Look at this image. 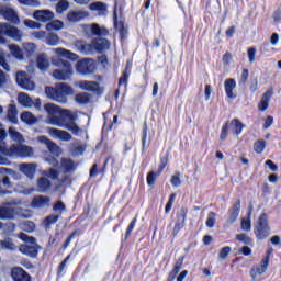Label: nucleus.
Here are the masks:
<instances>
[{
    "instance_id": "1",
    "label": "nucleus",
    "mask_w": 281,
    "mask_h": 281,
    "mask_svg": "<svg viewBox=\"0 0 281 281\" xmlns=\"http://www.w3.org/2000/svg\"><path fill=\"white\" fill-rule=\"evenodd\" d=\"M33 154L34 151L30 146L12 145L8 148L4 143L2 148H0V166H12V161L7 157H31Z\"/></svg>"
},
{
    "instance_id": "2",
    "label": "nucleus",
    "mask_w": 281,
    "mask_h": 281,
    "mask_svg": "<svg viewBox=\"0 0 281 281\" xmlns=\"http://www.w3.org/2000/svg\"><path fill=\"white\" fill-rule=\"evenodd\" d=\"M72 91L74 90L67 83H57L55 88L49 86L45 88V94L47 98L58 102L59 104H66L67 95H71Z\"/></svg>"
},
{
    "instance_id": "3",
    "label": "nucleus",
    "mask_w": 281,
    "mask_h": 281,
    "mask_svg": "<svg viewBox=\"0 0 281 281\" xmlns=\"http://www.w3.org/2000/svg\"><path fill=\"white\" fill-rule=\"evenodd\" d=\"M44 111L48 114V122L52 126H63V121L69 116V113L71 112L69 110H63L54 103H46L44 105Z\"/></svg>"
},
{
    "instance_id": "4",
    "label": "nucleus",
    "mask_w": 281,
    "mask_h": 281,
    "mask_svg": "<svg viewBox=\"0 0 281 281\" xmlns=\"http://www.w3.org/2000/svg\"><path fill=\"white\" fill-rule=\"evenodd\" d=\"M11 38V41H15V43H21L23 41L24 33L21 29L8 24V23H0V44L4 45L7 43L5 37Z\"/></svg>"
},
{
    "instance_id": "5",
    "label": "nucleus",
    "mask_w": 281,
    "mask_h": 281,
    "mask_svg": "<svg viewBox=\"0 0 281 281\" xmlns=\"http://www.w3.org/2000/svg\"><path fill=\"white\" fill-rule=\"evenodd\" d=\"M55 65L56 67H59V69L53 71V78L55 80L65 82L74 76V66H71V61L67 59H58Z\"/></svg>"
},
{
    "instance_id": "6",
    "label": "nucleus",
    "mask_w": 281,
    "mask_h": 281,
    "mask_svg": "<svg viewBox=\"0 0 281 281\" xmlns=\"http://www.w3.org/2000/svg\"><path fill=\"white\" fill-rule=\"evenodd\" d=\"M255 236L258 240H265V238H269L271 234V228L269 227V220L267 217V213H261L257 224L254 228Z\"/></svg>"
},
{
    "instance_id": "7",
    "label": "nucleus",
    "mask_w": 281,
    "mask_h": 281,
    "mask_svg": "<svg viewBox=\"0 0 281 281\" xmlns=\"http://www.w3.org/2000/svg\"><path fill=\"white\" fill-rule=\"evenodd\" d=\"M98 66L95 65V60L92 58H83L80 59L76 65V71L81 76H91L94 71H97Z\"/></svg>"
},
{
    "instance_id": "8",
    "label": "nucleus",
    "mask_w": 281,
    "mask_h": 281,
    "mask_svg": "<svg viewBox=\"0 0 281 281\" xmlns=\"http://www.w3.org/2000/svg\"><path fill=\"white\" fill-rule=\"evenodd\" d=\"M76 117L74 116V114H71V112H69V116H66L63 120V124L58 125L59 128H66V131H69L70 133H72V135H75V137H81L82 133H85V130H82L80 126H78V124H76Z\"/></svg>"
},
{
    "instance_id": "9",
    "label": "nucleus",
    "mask_w": 281,
    "mask_h": 281,
    "mask_svg": "<svg viewBox=\"0 0 281 281\" xmlns=\"http://www.w3.org/2000/svg\"><path fill=\"white\" fill-rule=\"evenodd\" d=\"M83 32L87 36H97L98 38L109 36V29H106V26H101L98 23L86 24L83 26Z\"/></svg>"
},
{
    "instance_id": "10",
    "label": "nucleus",
    "mask_w": 281,
    "mask_h": 281,
    "mask_svg": "<svg viewBox=\"0 0 281 281\" xmlns=\"http://www.w3.org/2000/svg\"><path fill=\"white\" fill-rule=\"evenodd\" d=\"M15 80L19 87H21V89H24V91H33V89L35 88L34 82L30 80V77L25 71H19L16 74Z\"/></svg>"
},
{
    "instance_id": "11",
    "label": "nucleus",
    "mask_w": 281,
    "mask_h": 281,
    "mask_svg": "<svg viewBox=\"0 0 281 281\" xmlns=\"http://www.w3.org/2000/svg\"><path fill=\"white\" fill-rule=\"evenodd\" d=\"M19 207L14 206H0V221H12L16 218Z\"/></svg>"
},
{
    "instance_id": "12",
    "label": "nucleus",
    "mask_w": 281,
    "mask_h": 281,
    "mask_svg": "<svg viewBox=\"0 0 281 281\" xmlns=\"http://www.w3.org/2000/svg\"><path fill=\"white\" fill-rule=\"evenodd\" d=\"M75 47L82 54L83 56H92V54H95V48L92 44H88L82 40H77L75 42Z\"/></svg>"
},
{
    "instance_id": "13",
    "label": "nucleus",
    "mask_w": 281,
    "mask_h": 281,
    "mask_svg": "<svg viewBox=\"0 0 281 281\" xmlns=\"http://www.w3.org/2000/svg\"><path fill=\"white\" fill-rule=\"evenodd\" d=\"M41 249L38 244H24L20 246V251L29 258H37L38 250Z\"/></svg>"
},
{
    "instance_id": "14",
    "label": "nucleus",
    "mask_w": 281,
    "mask_h": 281,
    "mask_svg": "<svg viewBox=\"0 0 281 281\" xmlns=\"http://www.w3.org/2000/svg\"><path fill=\"white\" fill-rule=\"evenodd\" d=\"M11 278L13 281H32L30 273H27V271L21 267L12 268Z\"/></svg>"
},
{
    "instance_id": "15",
    "label": "nucleus",
    "mask_w": 281,
    "mask_h": 281,
    "mask_svg": "<svg viewBox=\"0 0 281 281\" xmlns=\"http://www.w3.org/2000/svg\"><path fill=\"white\" fill-rule=\"evenodd\" d=\"M79 87L80 89H83V91H90V93H95V95H102V89H100V83L98 81H81Z\"/></svg>"
},
{
    "instance_id": "16",
    "label": "nucleus",
    "mask_w": 281,
    "mask_h": 281,
    "mask_svg": "<svg viewBox=\"0 0 281 281\" xmlns=\"http://www.w3.org/2000/svg\"><path fill=\"white\" fill-rule=\"evenodd\" d=\"M92 43L94 46V53L97 54H103V52L111 48V41L104 37H98L97 40H93Z\"/></svg>"
},
{
    "instance_id": "17",
    "label": "nucleus",
    "mask_w": 281,
    "mask_h": 281,
    "mask_svg": "<svg viewBox=\"0 0 281 281\" xmlns=\"http://www.w3.org/2000/svg\"><path fill=\"white\" fill-rule=\"evenodd\" d=\"M48 133L50 136L55 137L56 139H60L61 142H71V139H74V137L69 134V132L64 130L49 127Z\"/></svg>"
},
{
    "instance_id": "18",
    "label": "nucleus",
    "mask_w": 281,
    "mask_h": 281,
    "mask_svg": "<svg viewBox=\"0 0 281 281\" xmlns=\"http://www.w3.org/2000/svg\"><path fill=\"white\" fill-rule=\"evenodd\" d=\"M89 10L91 12H98V16H106L109 14V5L102 1L90 3Z\"/></svg>"
},
{
    "instance_id": "19",
    "label": "nucleus",
    "mask_w": 281,
    "mask_h": 281,
    "mask_svg": "<svg viewBox=\"0 0 281 281\" xmlns=\"http://www.w3.org/2000/svg\"><path fill=\"white\" fill-rule=\"evenodd\" d=\"M269 267V257L263 258L261 260L260 266H255L250 269L251 278L256 279L258 276H262L267 272V268Z\"/></svg>"
},
{
    "instance_id": "20",
    "label": "nucleus",
    "mask_w": 281,
    "mask_h": 281,
    "mask_svg": "<svg viewBox=\"0 0 281 281\" xmlns=\"http://www.w3.org/2000/svg\"><path fill=\"white\" fill-rule=\"evenodd\" d=\"M2 16L3 19H5V21H9L14 25H19V23H21V20L19 19V14H16V11H14V9L3 7Z\"/></svg>"
},
{
    "instance_id": "21",
    "label": "nucleus",
    "mask_w": 281,
    "mask_h": 281,
    "mask_svg": "<svg viewBox=\"0 0 281 281\" xmlns=\"http://www.w3.org/2000/svg\"><path fill=\"white\" fill-rule=\"evenodd\" d=\"M60 168L64 175H71V172H76V170H78L76 161L71 158H61Z\"/></svg>"
},
{
    "instance_id": "22",
    "label": "nucleus",
    "mask_w": 281,
    "mask_h": 281,
    "mask_svg": "<svg viewBox=\"0 0 281 281\" xmlns=\"http://www.w3.org/2000/svg\"><path fill=\"white\" fill-rule=\"evenodd\" d=\"M33 19L41 21V23H47L54 19V12L49 10H36L33 13Z\"/></svg>"
},
{
    "instance_id": "23",
    "label": "nucleus",
    "mask_w": 281,
    "mask_h": 281,
    "mask_svg": "<svg viewBox=\"0 0 281 281\" xmlns=\"http://www.w3.org/2000/svg\"><path fill=\"white\" fill-rule=\"evenodd\" d=\"M20 172L25 175L27 179H34L36 177V164H21Z\"/></svg>"
},
{
    "instance_id": "24",
    "label": "nucleus",
    "mask_w": 281,
    "mask_h": 281,
    "mask_svg": "<svg viewBox=\"0 0 281 281\" xmlns=\"http://www.w3.org/2000/svg\"><path fill=\"white\" fill-rule=\"evenodd\" d=\"M87 16H89V12L87 11H71L67 14L69 23H80V21H85Z\"/></svg>"
},
{
    "instance_id": "25",
    "label": "nucleus",
    "mask_w": 281,
    "mask_h": 281,
    "mask_svg": "<svg viewBox=\"0 0 281 281\" xmlns=\"http://www.w3.org/2000/svg\"><path fill=\"white\" fill-rule=\"evenodd\" d=\"M240 214V199H238L228 210V223H236Z\"/></svg>"
},
{
    "instance_id": "26",
    "label": "nucleus",
    "mask_w": 281,
    "mask_h": 281,
    "mask_svg": "<svg viewBox=\"0 0 281 281\" xmlns=\"http://www.w3.org/2000/svg\"><path fill=\"white\" fill-rule=\"evenodd\" d=\"M52 190V181L46 177H41L37 180V192L41 194H47V192Z\"/></svg>"
},
{
    "instance_id": "27",
    "label": "nucleus",
    "mask_w": 281,
    "mask_h": 281,
    "mask_svg": "<svg viewBox=\"0 0 281 281\" xmlns=\"http://www.w3.org/2000/svg\"><path fill=\"white\" fill-rule=\"evenodd\" d=\"M113 23H114V30L119 32L121 38H126V34H128V31H126V26H124V21H117L116 11H114V14H113Z\"/></svg>"
},
{
    "instance_id": "28",
    "label": "nucleus",
    "mask_w": 281,
    "mask_h": 281,
    "mask_svg": "<svg viewBox=\"0 0 281 281\" xmlns=\"http://www.w3.org/2000/svg\"><path fill=\"white\" fill-rule=\"evenodd\" d=\"M224 89L227 98H229V100H235L236 94H234V89H236V80L233 78L226 79L224 82Z\"/></svg>"
},
{
    "instance_id": "29",
    "label": "nucleus",
    "mask_w": 281,
    "mask_h": 281,
    "mask_svg": "<svg viewBox=\"0 0 281 281\" xmlns=\"http://www.w3.org/2000/svg\"><path fill=\"white\" fill-rule=\"evenodd\" d=\"M49 201H52V199H49V196H47V195L35 196L32 200V207H37V209L48 207Z\"/></svg>"
},
{
    "instance_id": "30",
    "label": "nucleus",
    "mask_w": 281,
    "mask_h": 281,
    "mask_svg": "<svg viewBox=\"0 0 281 281\" xmlns=\"http://www.w3.org/2000/svg\"><path fill=\"white\" fill-rule=\"evenodd\" d=\"M273 97V90H267L262 98L261 101L259 102V111H267L269 109V101Z\"/></svg>"
},
{
    "instance_id": "31",
    "label": "nucleus",
    "mask_w": 281,
    "mask_h": 281,
    "mask_svg": "<svg viewBox=\"0 0 281 281\" xmlns=\"http://www.w3.org/2000/svg\"><path fill=\"white\" fill-rule=\"evenodd\" d=\"M55 54L60 56V58H66L67 60H78V55L76 53H71V50H67L66 48H56Z\"/></svg>"
},
{
    "instance_id": "32",
    "label": "nucleus",
    "mask_w": 281,
    "mask_h": 281,
    "mask_svg": "<svg viewBox=\"0 0 281 281\" xmlns=\"http://www.w3.org/2000/svg\"><path fill=\"white\" fill-rule=\"evenodd\" d=\"M19 111L16 110V105L10 104L8 109L7 120L11 122V124H19Z\"/></svg>"
},
{
    "instance_id": "33",
    "label": "nucleus",
    "mask_w": 281,
    "mask_h": 281,
    "mask_svg": "<svg viewBox=\"0 0 281 281\" xmlns=\"http://www.w3.org/2000/svg\"><path fill=\"white\" fill-rule=\"evenodd\" d=\"M229 126L233 135H240L245 128V124H243L238 119L232 120Z\"/></svg>"
},
{
    "instance_id": "34",
    "label": "nucleus",
    "mask_w": 281,
    "mask_h": 281,
    "mask_svg": "<svg viewBox=\"0 0 281 281\" xmlns=\"http://www.w3.org/2000/svg\"><path fill=\"white\" fill-rule=\"evenodd\" d=\"M20 120L24 124H29V126H32L33 124H37L38 123V119H36L35 115L32 114V112H27V111L23 112L20 115Z\"/></svg>"
},
{
    "instance_id": "35",
    "label": "nucleus",
    "mask_w": 281,
    "mask_h": 281,
    "mask_svg": "<svg viewBox=\"0 0 281 281\" xmlns=\"http://www.w3.org/2000/svg\"><path fill=\"white\" fill-rule=\"evenodd\" d=\"M18 102H19V104H21L25 109H30L34 105V100H32L30 98V95H27V93H24V92H21L18 95Z\"/></svg>"
},
{
    "instance_id": "36",
    "label": "nucleus",
    "mask_w": 281,
    "mask_h": 281,
    "mask_svg": "<svg viewBox=\"0 0 281 281\" xmlns=\"http://www.w3.org/2000/svg\"><path fill=\"white\" fill-rule=\"evenodd\" d=\"M37 67L41 71L49 69V59L47 58V55L41 54L37 56Z\"/></svg>"
},
{
    "instance_id": "37",
    "label": "nucleus",
    "mask_w": 281,
    "mask_h": 281,
    "mask_svg": "<svg viewBox=\"0 0 281 281\" xmlns=\"http://www.w3.org/2000/svg\"><path fill=\"white\" fill-rule=\"evenodd\" d=\"M42 139H45L48 150L58 157L60 155V147L56 143L52 142L47 137L43 136Z\"/></svg>"
},
{
    "instance_id": "38",
    "label": "nucleus",
    "mask_w": 281,
    "mask_h": 281,
    "mask_svg": "<svg viewBox=\"0 0 281 281\" xmlns=\"http://www.w3.org/2000/svg\"><path fill=\"white\" fill-rule=\"evenodd\" d=\"M1 186H5L7 188H12V182H10V177L4 176L2 178V181L0 182V194H2L3 196L8 194H12V191L3 190Z\"/></svg>"
},
{
    "instance_id": "39",
    "label": "nucleus",
    "mask_w": 281,
    "mask_h": 281,
    "mask_svg": "<svg viewBox=\"0 0 281 281\" xmlns=\"http://www.w3.org/2000/svg\"><path fill=\"white\" fill-rule=\"evenodd\" d=\"M75 100L78 104H89L91 102V94L81 92L76 94Z\"/></svg>"
},
{
    "instance_id": "40",
    "label": "nucleus",
    "mask_w": 281,
    "mask_h": 281,
    "mask_svg": "<svg viewBox=\"0 0 281 281\" xmlns=\"http://www.w3.org/2000/svg\"><path fill=\"white\" fill-rule=\"evenodd\" d=\"M63 27H65V23H63V21L60 20H54L50 23L46 24V30L48 32H52L53 30L59 31L63 30Z\"/></svg>"
},
{
    "instance_id": "41",
    "label": "nucleus",
    "mask_w": 281,
    "mask_h": 281,
    "mask_svg": "<svg viewBox=\"0 0 281 281\" xmlns=\"http://www.w3.org/2000/svg\"><path fill=\"white\" fill-rule=\"evenodd\" d=\"M236 240H238L239 243H244V245H247L248 247H254V239H251V237H249L245 233L237 234Z\"/></svg>"
},
{
    "instance_id": "42",
    "label": "nucleus",
    "mask_w": 281,
    "mask_h": 281,
    "mask_svg": "<svg viewBox=\"0 0 281 281\" xmlns=\"http://www.w3.org/2000/svg\"><path fill=\"white\" fill-rule=\"evenodd\" d=\"M146 139H148V124L145 122L142 132V155L146 153Z\"/></svg>"
},
{
    "instance_id": "43",
    "label": "nucleus",
    "mask_w": 281,
    "mask_h": 281,
    "mask_svg": "<svg viewBox=\"0 0 281 281\" xmlns=\"http://www.w3.org/2000/svg\"><path fill=\"white\" fill-rule=\"evenodd\" d=\"M130 76H131V68H128V65H127L122 76L119 79V87H123V85L126 87V85H128Z\"/></svg>"
},
{
    "instance_id": "44",
    "label": "nucleus",
    "mask_w": 281,
    "mask_h": 281,
    "mask_svg": "<svg viewBox=\"0 0 281 281\" xmlns=\"http://www.w3.org/2000/svg\"><path fill=\"white\" fill-rule=\"evenodd\" d=\"M161 173H159V171L155 172V171H149L147 173V186L149 188H153L155 186V183L157 182V177H159Z\"/></svg>"
},
{
    "instance_id": "45",
    "label": "nucleus",
    "mask_w": 281,
    "mask_h": 281,
    "mask_svg": "<svg viewBox=\"0 0 281 281\" xmlns=\"http://www.w3.org/2000/svg\"><path fill=\"white\" fill-rule=\"evenodd\" d=\"M69 10V1L60 0L56 5L57 14H63V12H67Z\"/></svg>"
},
{
    "instance_id": "46",
    "label": "nucleus",
    "mask_w": 281,
    "mask_h": 281,
    "mask_svg": "<svg viewBox=\"0 0 281 281\" xmlns=\"http://www.w3.org/2000/svg\"><path fill=\"white\" fill-rule=\"evenodd\" d=\"M9 49L14 58H23V50H21V47H19V45L12 44L9 46Z\"/></svg>"
},
{
    "instance_id": "47",
    "label": "nucleus",
    "mask_w": 281,
    "mask_h": 281,
    "mask_svg": "<svg viewBox=\"0 0 281 281\" xmlns=\"http://www.w3.org/2000/svg\"><path fill=\"white\" fill-rule=\"evenodd\" d=\"M59 41H60V37H58L56 33H49L48 36L46 37L47 45H52L53 47L58 45Z\"/></svg>"
},
{
    "instance_id": "48",
    "label": "nucleus",
    "mask_w": 281,
    "mask_h": 281,
    "mask_svg": "<svg viewBox=\"0 0 281 281\" xmlns=\"http://www.w3.org/2000/svg\"><path fill=\"white\" fill-rule=\"evenodd\" d=\"M229 135V121H227L223 126L220 134L221 142H225Z\"/></svg>"
},
{
    "instance_id": "49",
    "label": "nucleus",
    "mask_w": 281,
    "mask_h": 281,
    "mask_svg": "<svg viewBox=\"0 0 281 281\" xmlns=\"http://www.w3.org/2000/svg\"><path fill=\"white\" fill-rule=\"evenodd\" d=\"M216 225V213L210 212L206 218V227L212 229Z\"/></svg>"
},
{
    "instance_id": "50",
    "label": "nucleus",
    "mask_w": 281,
    "mask_h": 281,
    "mask_svg": "<svg viewBox=\"0 0 281 281\" xmlns=\"http://www.w3.org/2000/svg\"><path fill=\"white\" fill-rule=\"evenodd\" d=\"M67 207L65 206V203L63 201H57L53 205V212H56V214H63Z\"/></svg>"
},
{
    "instance_id": "51",
    "label": "nucleus",
    "mask_w": 281,
    "mask_h": 281,
    "mask_svg": "<svg viewBox=\"0 0 281 281\" xmlns=\"http://www.w3.org/2000/svg\"><path fill=\"white\" fill-rule=\"evenodd\" d=\"M59 218H60L59 215H55V214L48 215V216L44 220L45 226H46V227H49V225H56V222L59 221Z\"/></svg>"
},
{
    "instance_id": "52",
    "label": "nucleus",
    "mask_w": 281,
    "mask_h": 281,
    "mask_svg": "<svg viewBox=\"0 0 281 281\" xmlns=\"http://www.w3.org/2000/svg\"><path fill=\"white\" fill-rule=\"evenodd\" d=\"M176 199H177V193H171L165 206V214H170V210H172V203H175Z\"/></svg>"
},
{
    "instance_id": "53",
    "label": "nucleus",
    "mask_w": 281,
    "mask_h": 281,
    "mask_svg": "<svg viewBox=\"0 0 281 281\" xmlns=\"http://www.w3.org/2000/svg\"><path fill=\"white\" fill-rule=\"evenodd\" d=\"M9 135L13 142H21V139H23V135H21L20 132H16V130L12 127L9 128Z\"/></svg>"
},
{
    "instance_id": "54",
    "label": "nucleus",
    "mask_w": 281,
    "mask_h": 281,
    "mask_svg": "<svg viewBox=\"0 0 281 281\" xmlns=\"http://www.w3.org/2000/svg\"><path fill=\"white\" fill-rule=\"evenodd\" d=\"M186 216H187V211L186 209H181L178 213H177V221L176 223L180 224V225H186Z\"/></svg>"
},
{
    "instance_id": "55",
    "label": "nucleus",
    "mask_w": 281,
    "mask_h": 281,
    "mask_svg": "<svg viewBox=\"0 0 281 281\" xmlns=\"http://www.w3.org/2000/svg\"><path fill=\"white\" fill-rule=\"evenodd\" d=\"M20 238H21V240H23L24 243H27L29 245H36L37 244L35 237L30 236V235H27L25 233H22L20 235Z\"/></svg>"
},
{
    "instance_id": "56",
    "label": "nucleus",
    "mask_w": 281,
    "mask_h": 281,
    "mask_svg": "<svg viewBox=\"0 0 281 281\" xmlns=\"http://www.w3.org/2000/svg\"><path fill=\"white\" fill-rule=\"evenodd\" d=\"M232 252V247L225 246L220 250L218 258L220 260H225L227 256Z\"/></svg>"
},
{
    "instance_id": "57",
    "label": "nucleus",
    "mask_w": 281,
    "mask_h": 281,
    "mask_svg": "<svg viewBox=\"0 0 281 281\" xmlns=\"http://www.w3.org/2000/svg\"><path fill=\"white\" fill-rule=\"evenodd\" d=\"M24 52H26L27 56H32V54H34V52H36V44L34 43H26L23 46Z\"/></svg>"
},
{
    "instance_id": "58",
    "label": "nucleus",
    "mask_w": 281,
    "mask_h": 281,
    "mask_svg": "<svg viewBox=\"0 0 281 281\" xmlns=\"http://www.w3.org/2000/svg\"><path fill=\"white\" fill-rule=\"evenodd\" d=\"M265 140H257L254 144V150L255 153H257L258 155H260L261 153H265Z\"/></svg>"
},
{
    "instance_id": "59",
    "label": "nucleus",
    "mask_w": 281,
    "mask_h": 281,
    "mask_svg": "<svg viewBox=\"0 0 281 281\" xmlns=\"http://www.w3.org/2000/svg\"><path fill=\"white\" fill-rule=\"evenodd\" d=\"M24 25L30 27V30H41V23L33 20H25Z\"/></svg>"
},
{
    "instance_id": "60",
    "label": "nucleus",
    "mask_w": 281,
    "mask_h": 281,
    "mask_svg": "<svg viewBox=\"0 0 281 281\" xmlns=\"http://www.w3.org/2000/svg\"><path fill=\"white\" fill-rule=\"evenodd\" d=\"M167 166H168V154H166V156H162L160 158V165L158 167V175H161V172H164V170Z\"/></svg>"
},
{
    "instance_id": "61",
    "label": "nucleus",
    "mask_w": 281,
    "mask_h": 281,
    "mask_svg": "<svg viewBox=\"0 0 281 281\" xmlns=\"http://www.w3.org/2000/svg\"><path fill=\"white\" fill-rule=\"evenodd\" d=\"M44 175L53 179V181H56L60 173L56 169L49 168L46 172H44Z\"/></svg>"
},
{
    "instance_id": "62",
    "label": "nucleus",
    "mask_w": 281,
    "mask_h": 281,
    "mask_svg": "<svg viewBox=\"0 0 281 281\" xmlns=\"http://www.w3.org/2000/svg\"><path fill=\"white\" fill-rule=\"evenodd\" d=\"M1 248L8 249L9 251H14V249H16V246H14V243H12V241L2 240Z\"/></svg>"
},
{
    "instance_id": "63",
    "label": "nucleus",
    "mask_w": 281,
    "mask_h": 281,
    "mask_svg": "<svg viewBox=\"0 0 281 281\" xmlns=\"http://www.w3.org/2000/svg\"><path fill=\"white\" fill-rule=\"evenodd\" d=\"M241 229H243V232H251V220L243 218L241 220Z\"/></svg>"
},
{
    "instance_id": "64",
    "label": "nucleus",
    "mask_w": 281,
    "mask_h": 281,
    "mask_svg": "<svg viewBox=\"0 0 281 281\" xmlns=\"http://www.w3.org/2000/svg\"><path fill=\"white\" fill-rule=\"evenodd\" d=\"M170 183L173 188H179V186H181L180 173H176L175 176H172Z\"/></svg>"
}]
</instances>
